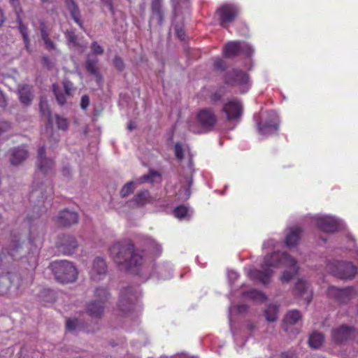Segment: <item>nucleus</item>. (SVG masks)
Masks as SVG:
<instances>
[{
  "label": "nucleus",
  "instance_id": "nucleus-49",
  "mask_svg": "<svg viewBox=\"0 0 358 358\" xmlns=\"http://www.w3.org/2000/svg\"><path fill=\"white\" fill-rule=\"evenodd\" d=\"M227 275L230 284L235 282L239 278V274L235 271H229Z\"/></svg>",
  "mask_w": 358,
  "mask_h": 358
},
{
  "label": "nucleus",
  "instance_id": "nucleus-51",
  "mask_svg": "<svg viewBox=\"0 0 358 358\" xmlns=\"http://www.w3.org/2000/svg\"><path fill=\"white\" fill-rule=\"evenodd\" d=\"M40 26H41V34L42 40L50 38L49 34L46 30L45 23L43 22H41Z\"/></svg>",
  "mask_w": 358,
  "mask_h": 358
},
{
  "label": "nucleus",
  "instance_id": "nucleus-48",
  "mask_svg": "<svg viewBox=\"0 0 358 358\" xmlns=\"http://www.w3.org/2000/svg\"><path fill=\"white\" fill-rule=\"evenodd\" d=\"M175 31L176 33V35L178 38L181 40L184 41L185 39V32L183 30L182 27L179 25L175 26Z\"/></svg>",
  "mask_w": 358,
  "mask_h": 358
},
{
  "label": "nucleus",
  "instance_id": "nucleus-42",
  "mask_svg": "<svg viewBox=\"0 0 358 358\" xmlns=\"http://www.w3.org/2000/svg\"><path fill=\"white\" fill-rule=\"evenodd\" d=\"M213 66L215 69L220 71H224L227 68L225 62L220 58L215 59Z\"/></svg>",
  "mask_w": 358,
  "mask_h": 358
},
{
  "label": "nucleus",
  "instance_id": "nucleus-40",
  "mask_svg": "<svg viewBox=\"0 0 358 358\" xmlns=\"http://www.w3.org/2000/svg\"><path fill=\"white\" fill-rule=\"evenodd\" d=\"M56 123L59 129L62 130H66L68 128V120L67 119L61 117L59 115H56Z\"/></svg>",
  "mask_w": 358,
  "mask_h": 358
},
{
  "label": "nucleus",
  "instance_id": "nucleus-39",
  "mask_svg": "<svg viewBox=\"0 0 358 358\" xmlns=\"http://www.w3.org/2000/svg\"><path fill=\"white\" fill-rule=\"evenodd\" d=\"M39 106L41 113L43 115H47L48 118H50L51 115V112L50 110L48 101L45 98H41Z\"/></svg>",
  "mask_w": 358,
  "mask_h": 358
},
{
  "label": "nucleus",
  "instance_id": "nucleus-23",
  "mask_svg": "<svg viewBox=\"0 0 358 358\" xmlns=\"http://www.w3.org/2000/svg\"><path fill=\"white\" fill-rule=\"evenodd\" d=\"M65 4L72 19L82 29H83L84 26L82 20H80L81 14L77 3L73 0H65Z\"/></svg>",
  "mask_w": 358,
  "mask_h": 358
},
{
  "label": "nucleus",
  "instance_id": "nucleus-3",
  "mask_svg": "<svg viewBox=\"0 0 358 358\" xmlns=\"http://www.w3.org/2000/svg\"><path fill=\"white\" fill-rule=\"evenodd\" d=\"M55 279L62 283L75 282L78 272L73 263L67 260L55 261L50 264Z\"/></svg>",
  "mask_w": 358,
  "mask_h": 358
},
{
  "label": "nucleus",
  "instance_id": "nucleus-41",
  "mask_svg": "<svg viewBox=\"0 0 358 358\" xmlns=\"http://www.w3.org/2000/svg\"><path fill=\"white\" fill-rule=\"evenodd\" d=\"M79 321L78 319H69L66 320V329L69 331H74L78 329Z\"/></svg>",
  "mask_w": 358,
  "mask_h": 358
},
{
  "label": "nucleus",
  "instance_id": "nucleus-7",
  "mask_svg": "<svg viewBox=\"0 0 358 358\" xmlns=\"http://www.w3.org/2000/svg\"><path fill=\"white\" fill-rule=\"evenodd\" d=\"M279 117L275 111H268L262 120L257 122V129L260 134L270 136L275 134L279 129Z\"/></svg>",
  "mask_w": 358,
  "mask_h": 358
},
{
  "label": "nucleus",
  "instance_id": "nucleus-8",
  "mask_svg": "<svg viewBox=\"0 0 358 358\" xmlns=\"http://www.w3.org/2000/svg\"><path fill=\"white\" fill-rule=\"evenodd\" d=\"M138 298V291L136 288L129 287L123 289L120 295L118 309L122 315H126L133 310L134 303Z\"/></svg>",
  "mask_w": 358,
  "mask_h": 358
},
{
  "label": "nucleus",
  "instance_id": "nucleus-61",
  "mask_svg": "<svg viewBox=\"0 0 358 358\" xmlns=\"http://www.w3.org/2000/svg\"><path fill=\"white\" fill-rule=\"evenodd\" d=\"M189 169H192V159H189Z\"/></svg>",
  "mask_w": 358,
  "mask_h": 358
},
{
  "label": "nucleus",
  "instance_id": "nucleus-50",
  "mask_svg": "<svg viewBox=\"0 0 358 358\" xmlns=\"http://www.w3.org/2000/svg\"><path fill=\"white\" fill-rule=\"evenodd\" d=\"M90 105V98L87 95H83L81 97L80 107L83 110H86Z\"/></svg>",
  "mask_w": 358,
  "mask_h": 358
},
{
  "label": "nucleus",
  "instance_id": "nucleus-10",
  "mask_svg": "<svg viewBox=\"0 0 358 358\" xmlns=\"http://www.w3.org/2000/svg\"><path fill=\"white\" fill-rule=\"evenodd\" d=\"M311 222L325 233H334L340 227L338 220L330 215H315L312 217Z\"/></svg>",
  "mask_w": 358,
  "mask_h": 358
},
{
  "label": "nucleus",
  "instance_id": "nucleus-60",
  "mask_svg": "<svg viewBox=\"0 0 358 358\" xmlns=\"http://www.w3.org/2000/svg\"><path fill=\"white\" fill-rule=\"evenodd\" d=\"M3 21H4V19H3V13L1 11V10L0 9V26L3 24Z\"/></svg>",
  "mask_w": 358,
  "mask_h": 358
},
{
  "label": "nucleus",
  "instance_id": "nucleus-47",
  "mask_svg": "<svg viewBox=\"0 0 358 358\" xmlns=\"http://www.w3.org/2000/svg\"><path fill=\"white\" fill-rule=\"evenodd\" d=\"M113 64L119 71H122L124 68L122 59L118 56L115 57L113 59Z\"/></svg>",
  "mask_w": 358,
  "mask_h": 358
},
{
  "label": "nucleus",
  "instance_id": "nucleus-24",
  "mask_svg": "<svg viewBox=\"0 0 358 358\" xmlns=\"http://www.w3.org/2000/svg\"><path fill=\"white\" fill-rule=\"evenodd\" d=\"M18 94L20 102L24 106H29L34 99L32 87L23 85L18 87Z\"/></svg>",
  "mask_w": 358,
  "mask_h": 358
},
{
  "label": "nucleus",
  "instance_id": "nucleus-64",
  "mask_svg": "<svg viewBox=\"0 0 358 358\" xmlns=\"http://www.w3.org/2000/svg\"><path fill=\"white\" fill-rule=\"evenodd\" d=\"M10 2H12L13 4L15 3V2L16 1V0H10Z\"/></svg>",
  "mask_w": 358,
  "mask_h": 358
},
{
  "label": "nucleus",
  "instance_id": "nucleus-36",
  "mask_svg": "<svg viewBox=\"0 0 358 358\" xmlns=\"http://www.w3.org/2000/svg\"><path fill=\"white\" fill-rule=\"evenodd\" d=\"M301 315L297 310H292L289 311L285 318V322L289 324H296L300 319Z\"/></svg>",
  "mask_w": 358,
  "mask_h": 358
},
{
  "label": "nucleus",
  "instance_id": "nucleus-22",
  "mask_svg": "<svg viewBox=\"0 0 358 358\" xmlns=\"http://www.w3.org/2000/svg\"><path fill=\"white\" fill-rule=\"evenodd\" d=\"M55 222L61 227H70L78 222V215L74 211L64 210L59 213Z\"/></svg>",
  "mask_w": 358,
  "mask_h": 358
},
{
  "label": "nucleus",
  "instance_id": "nucleus-37",
  "mask_svg": "<svg viewBox=\"0 0 358 358\" xmlns=\"http://www.w3.org/2000/svg\"><path fill=\"white\" fill-rule=\"evenodd\" d=\"M17 23L20 32L22 34L25 45L27 48L29 43L27 27L22 23V20L19 18V17H17Z\"/></svg>",
  "mask_w": 358,
  "mask_h": 358
},
{
  "label": "nucleus",
  "instance_id": "nucleus-58",
  "mask_svg": "<svg viewBox=\"0 0 358 358\" xmlns=\"http://www.w3.org/2000/svg\"><path fill=\"white\" fill-rule=\"evenodd\" d=\"M211 99L213 101H217L221 99V95L219 93L215 92L212 95Z\"/></svg>",
  "mask_w": 358,
  "mask_h": 358
},
{
  "label": "nucleus",
  "instance_id": "nucleus-56",
  "mask_svg": "<svg viewBox=\"0 0 358 358\" xmlns=\"http://www.w3.org/2000/svg\"><path fill=\"white\" fill-rule=\"evenodd\" d=\"M20 248V243L15 244V246L13 248L10 249L8 252L9 255L12 256L13 257H15V252L18 250V249Z\"/></svg>",
  "mask_w": 358,
  "mask_h": 358
},
{
  "label": "nucleus",
  "instance_id": "nucleus-12",
  "mask_svg": "<svg viewBox=\"0 0 358 358\" xmlns=\"http://www.w3.org/2000/svg\"><path fill=\"white\" fill-rule=\"evenodd\" d=\"M155 178H160V175L156 171H150L148 174L143 175L136 180H132L127 182L120 190V196L122 198L128 196L133 193L136 185H141L144 182H155Z\"/></svg>",
  "mask_w": 358,
  "mask_h": 358
},
{
  "label": "nucleus",
  "instance_id": "nucleus-20",
  "mask_svg": "<svg viewBox=\"0 0 358 358\" xmlns=\"http://www.w3.org/2000/svg\"><path fill=\"white\" fill-rule=\"evenodd\" d=\"M107 272V266L105 260L101 257H96L93 262L92 268L90 271V278L94 281L101 280L106 276Z\"/></svg>",
  "mask_w": 358,
  "mask_h": 358
},
{
  "label": "nucleus",
  "instance_id": "nucleus-14",
  "mask_svg": "<svg viewBox=\"0 0 358 358\" xmlns=\"http://www.w3.org/2000/svg\"><path fill=\"white\" fill-rule=\"evenodd\" d=\"M46 145L40 147L38 150L36 166L43 174L51 173L55 168V162L52 158H48L45 155Z\"/></svg>",
  "mask_w": 358,
  "mask_h": 358
},
{
  "label": "nucleus",
  "instance_id": "nucleus-29",
  "mask_svg": "<svg viewBox=\"0 0 358 358\" xmlns=\"http://www.w3.org/2000/svg\"><path fill=\"white\" fill-rule=\"evenodd\" d=\"M44 192L46 194H51L52 192V188L50 185L45 186V188H44V184H41L40 185H37V187H35L33 190L31 192L30 194V199L32 201L35 198H38L39 196L41 197L42 199H44L45 195Z\"/></svg>",
  "mask_w": 358,
  "mask_h": 358
},
{
  "label": "nucleus",
  "instance_id": "nucleus-1",
  "mask_svg": "<svg viewBox=\"0 0 358 358\" xmlns=\"http://www.w3.org/2000/svg\"><path fill=\"white\" fill-rule=\"evenodd\" d=\"M280 266L287 268L280 277V280L282 282H289L299 270L297 262L293 257L286 252L276 251L265 256L261 264L262 270L249 268L247 270V275L250 280L267 285L270 282L273 274L272 268Z\"/></svg>",
  "mask_w": 358,
  "mask_h": 358
},
{
  "label": "nucleus",
  "instance_id": "nucleus-31",
  "mask_svg": "<svg viewBox=\"0 0 358 358\" xmlns=\"http://www.w3.org/2000/svg\"><path fill=\"white\" fill-rule=\"evenodd\" d=\"M185 185L178 190V195L182 199H187L191 194L190 187L192 184V176L184 178Z\"/></svg>",
  "mask_w": 358,
  "mask_h": 358
},
{
  "label": "nucleus",
  "instance_id": "nucleus-21",
  "mask_svg": "<svg viewBox=\"0 0 358 358\" xmlns=\"http://www.w3.org/2000/svg\"><path fill=\"white\" fill-rule=\"evenodd\" d=\"M63 87L64 90V93L62 92V89L58 85H52V90L55 96L56 100L57 103L61 106L64 105L66 103V96H70L71 94V92L73 89V83L69 80H64L63 82Z\"/></svg>",
  "mask_w": 358,
  "mask_h": 358
},
{
  "label": "nucleus",
  "instance_id": "nucleus-34",
  "mask_svg": "<svg viewBox=\"0 0 358 358\" xmlns=\"http://www.w3.org/2000/svg\"><path fill=\"white\" fill-rule=\"evenodd\" d=\"M97 62V59L90 58V57H88L86 60V70L91 74L99 78L98 68L96 67Z\"/></svg>",
  "mask_w": 358,
  "mask_h": 358
},
{
  "label": "nucleus",
  "instance_id": "nucleus-18",
  "mask_svg": "<svg viewBox=\"0 0 358 358\" xmlns=\"http://www.w3.org/2000/svg\"><path fill=\"white\" fill-rule=\"evenodd\" d=\"M354 329L346 325H341L331 330V338L337 344H343L352 338Z\"/></svg>",
  "mask_w": 358,
  "mask_h": 358
},
{
  "label": "nucleus",
  "instance_id": "nucleus-16",
  "mask_svg": "<svg viewBox=\"0 0 358 358\" xmlns=\"http://www.w3.org/2000/svg\"><path fill=\"white\" fill-rule=\"evenodd\" d=\"M224 81L230 85L245 87L248 84L249 78L245 72L238 69H233L226 73Z\"/></svg>",
  "mask_w": 358,
  "mask_h": 358
},
{
  "label": "nucleus",
  "instance_id": "nucleus-45",
  "mask_svg": "<svg viewBox=\"0 0 358 358\" xmlns=\"http://www.w3.org/2000/svg\"><path fill=\"white\" fill-rule=\"evenodd\" d=\"M66 38L69 43L76 45L77 43V36L72 31H67L65 34Z\"/></svg>",
  "mask_w": 358,
  "mask_h": 358
},
{
  "label": "nucleus",
  "instance_id": "nucleus-32",
  "mask_svg": "<svg viewBox=\"0 0 358 358\" xmlns=\"http://www.w3.org/2000/svg\"><path fill=\"white\" fill-rule=\"evenodd\" d=\"M324 336L319 332H313L310 335L308 344L313 349H319L324 343Z\"/></svg>",
  "mask_w": 358,
  "mask_h": 358
},
{
  "label": "nucleus",
  "instance_id": "nucleus-44",
  "mask_svg": "<svg viewBox=\"0 0 358 358\" xmlns=\"http://www.w3.org/2000/svg\"><path fill=\"white\" fill-rule=\"evenodd\" d=\"M92 52L98 55H101L103 53V48L97 43V42H93L91 45Z\"/></svg>",
  "mask_w": 358,
  "mask_h": 358
},
{
  "label": "nucleus",
  "instance_id": "nucleus-5",
  "mask_svg": "<svg viewBox=\"0 0 358 358\" xmlns=\"http://www.w3.org/2000/svg\"><path fill=\"white\" fill-rule=\"evenodd\" d=\"M327 269L333 275L341 279H351L357 273V268L351 262L329 260Z\"/></svg>",
  "mask_w": 358,
  "mask_h": 358
},
{
  "label": "nucleus",
  "instance_id": "nucleus-28",
  "mask_svg": "<svg viewBox=\"0 0 358 358\" xmlns=\"http://www.w3.org/2000/svg\"><path fill=\"white\" fill-rule=\"evenodd\" d=\"M242 296L244 299H250L258 303H262L266 300V294L255 289L243 292Z\"/></svg>",
  "mask_w": 358,
  "mask_h": 358
},
{
  "label": "nucleus",
  "instance_id": "nucleus-26",
  "mask_svg": "<svg viewBox=\"0 0 358 358\" xmlns=\"http://www.w3.org/2000/svg\"><path fill=\"white\" fill-rule=\"evenodd\" d=\"M28 157V151L24 147H19L12 150L10 163L18 165Z\"/></svg>",
  "mask_w": 358,
  "mask_h": 358
},
{
  "label": "nucleus",
  "instance_id": "nucleus-9",
  "mask_svg": "<svg viewBox=\"0 0 358 358\" xmlns=\"http://www.w3.org/2000/svg\"><path fill=\"white\" fill-rule=\"evenodd\" d=\"M253 52V48L244 41L229 42L223 49V55L226 58H234L241 54L250 57Z\"/></svg>",
  "mask_w": 358,
  "mask_h": 358
},
{
  "label": "nucleus",
  "instance_id": "nucleus-52",
  "mask_svg": "<svg viewBox=\"0 0 358 358\" xmlns=\"http://www.w3.org/2000/svg\"><path fill=\"white\" fill-rule=\"evenodd\" d=\"M45 48L48 50H55V43L50 38H45L43 40Z\"/></svg>",
  "mask_w": 358,
  "mask_h": 358
},
{
  "label": "nucleus",
  "instance_id": "nucleus-57",
  "mask_svg": "<svg viewBox=\"0 0 358 358\" xmlns=\"http://www.w3.org/2000/svg\"><path fill=\"white\" fill-rule=\"evenodd\" d=\"M236 308L238 313L245 312L248 309V306L245 304L238 305L236 306Z\"/></svg>",
  "mask_w": 358,
  "mask_h": 358
},
{
  "label": "nucleus",
  "instance_id": "nucleus-19",
  "mask_svg": "<svg viewBox=\"0 0 358 358\" xmlns=\"http://www.w3.org/2000/svg\"><path fill=\"white\" fill-rule=\"evenodd\" d=\"M294 294L298 299L303 300L306 304H308L312 300V291L309 285L302 279H299L296 282Z\"/></svg>",
  "mask_w": 358,
  "mask_h": 358
},
{
  "label": "nucleus",
  "instance_id": "nucleus-15",
  "mask_svg": "<svg viewBox=\"0 0 358 358\" xmlns=\"http://www.w3.org/2000/svg\"><path fill=\"white\" fill-rule=\"evenodd\" d=\"M57 245L63 254L70 255L75 252L78 248V242L73 236L62 234L58 237Z\"/></svg>",
  "mask_w": 358,
  "mask_h": 358
},
{
  "label": "nucleus",
  "instance_id": "nucleus-33",
  "mask_svg": "<svg viewBox=\"0 0 358 358\" xmlns=\"http://www.w3.org/2000/svg\"><path fill=\"white\" fill-rule=\"evenodd\" d=\"M278 308L276 305L269 304L264 310V315L268 322H274L278 317Z\"/></svg>",
  "mask_w": 358,
  "mask_h": 358
},
{
  "label": "nucleus",
  "instance_id": "nucleus-17",
  "mask_svg": "<svg viewBox=\"0 0 358 358\" xmlns=\"http://www.w3.org/2000/svg\"><path fill=\"white\" fill-rule=\"evenodd\" d=\"M222 111L226 115L228 120H237L241 117L243 106L237 100H231L224 104Z\"/></svg>",
  "mask_w": 358,
  "mask_h": 358
},
{
  "label": "nucleus",
  "instance_id": "nucleus-13",
  "mask_svg": "<svg viewBox=\"0 0 358 358\" xmlns=\"http://www.w3.org/2000/svg\"><path fill=\"white\" fill-rule=\"evenodd\" d=\"M217 13L221 26L227 28L228 24L232 22L238 16L239 8L235 4H224L217 10Z\"/></svg>",
  "mask_w": 358,
  "mask_h": 358
},
{
  "label": "nucleus",
  "instance_id": "nucleus-59",
  "mask_svg": "<svg viewBox=\"0 0 358 358\" xmlns=\"http://www.w3.org/2000/svg\"><path fill=\"white\" fill-rule=\"evenodd\" d=\"M62 172L64 176H67L70 174L71 170L69 168L65 167L63 169Z\"/></svg>",
  "mask_w": 358,
  "mask_h": 358
},
{
  "label": "nucleus",
  "instance_id": "nucleus-43",
  "mask_svg": "<svg viewBox=\"0 0 358 358\" xmlns=\"http://www.w3.org/2000/svg\"><path fill=\"white\" fill-rule=\"evenodd\" d=\"M278 241L273 238H269L263 243V249H273L278 245Z\"/></svg>",
  "mask_w": 358,
  "mask_h": 358
},
{
  "label": "nucleus",
  "instance_id": "nucleus-35",
  "mask_svg": "<svg viewBox=\"0 0 358 358\" xmlns=\"http://www.w3.org/2000/svg\"><path fill=\"white\" fill-rule=\"evenodd\" d=\"M145 243L148 250H150L155 255H159L162 252V246L158 244L154 239L146 238Z\"/></svg>",
  "mask_w": 358,
  "mask_h": 358
},
{
  "label": "nucleus",
  "instance_id": "nucleus-62",
  "mask_svg": "<svg viewBox=\"0 0 358 358\" xmlns=\"http://www.w3.org/2000/svg\"><path fill=\"white\" fill-rule=\"evenodd\" d=\"M128 129H129V130H131V129H132V126H131V124H129V125L128 126Z\"/></svg>",
  "mask_w": 358,
  "mask_h": 358
},
{
  "label": "nucleus",
  "instance_id": "nucleus-6",
  "mask_svg": "<svg viewBox=\"0 0 358 358\" xmlns=\"http://www.w3.org/2000/svg\"><path fill=\"white\" fill-rule=\"evenodd\" d=\"M108 290L105 288L99 287L95 290L94 296L96 298L89 302L86 306V313L92 318H100L105 308V302L108 297Z\"/></svg>",
  "mask_w": 358,
  "mask_h": 358
},
{
  "label": "nucleus",
  "instance_id": "nucleus-25",
  "mask_svg": "<svg viewBox=\"0 0 358 358\" xmlns=\"http://www.w3.org/2000/svg\"><path fill=\"white\" fill-rule=\"evenodd\" d=\"M301 234V229L298 227L289 228L285 236V243L287 247L295 246L299 242Z\"/></svg>",
  "mask_w": 358,
  "mask_h": 358
},
{
  "label": "nucleus",
  "instance_id": "nucleus-4",
  "mask_svg": "<svg viewBox=\"0 0 358 358\" xmlns=\"http://www.w3.org/2000/svg\"><path fill=\"white\" fill-rule=\"evenodd\" d=\"M196 120L199 127L191 123L189 124V130L196 134H200L203 131L212 129L217 122V117L215 111L208 108L201 109L198 111Z\"/></svg>",
  "mask_w": 358,
  "mask_h": 358
},
{
  "label": "nucleus",
  "instance_id": "nucleus-54",
  "mask_svg": "<svg viewBox=\"0 0 358 358\" xmlns=\"http://www.w3.org/2000/svg\"><path fill=\"white\" fill-rule=\"evenodd\" d=\"M7 104V99L4 94L0 90V107L4 108Z\"/></svg>",
  "mask_w": 358,
  "mask_h": 358
},
{
  "label": "nucleus",
  "instance_id": "nucleus-2",
  "mask_svg": "<svg viewBox=\"0 0 358 358\" xmlns=\"http://www.w3.org/2000/svg\"><path fill=\"white\" fill-rule=\"evenodd\" d=\"M109 252L117 264H125L129 268L141 266L143 262V255L134 250V244L128 240L114 243Z\"/></svg>",
  "mask_w": 358,
  "mask_h": 358
},
{
  "label": "nucleus",
  "instance_id": "nucleus-38",
  "mask_svg": "<svg viewBox=\"0 0 358 358\" xmlns=\"http://www.w3.org/2000/svg\"><path fill=\"white\" fill-rule=\"evenodd\" d=\"M188 208L185 206H178L173 211L175 216L179 219L185 218L188 215Z\"/></svg>",
  "mask_w": 358,
  "mask_h": 358
},
{
  "label": "nucleus",
  "instance_id": "nucleus-27",
  "mask_svg": "<svg viewBox=\"0 0 358 358\" xmlns=\"http://www.w3.org/2000/svg\"><path fill=\"white\" fill-rule=\"evenodd\" d=\"M152 201L150 192L148 190H142L135 194L130 202L138 206H143L147 203H152Z\"/></svg>",
  "mask_w": 358,
  "mask_h": 358
},
{
  "label": "nucleus",
  "instance_id": "nucleus-46",
  "mask_svg": "<svg viewBox=\"0 0 358 358\" xmlns=\"http://www.w3.org/2000/svg\"><path fill=\"white\" fill-rule=\"evenodd\" d=\"M175 154L176 157L178 160H182L183 158V149L180 144L176 143L175 145Z\"/></svg>",
  "mask_w": 358,
  "mask_h": 358
},
{
  "label": "nucleus",
  "instance_id": "nucleus-30",
  "mask_svg": "<svg viewBox=\"0 0 358 358\" xmlns=\"http://www.w3.org/2000/svg\"><path fill=\"white\" fill-rule=\"evenodd\" d=\"M152 18L156 19L157 24L162 25L163 22V13L162 11V5L159 0H152Z\"/></svg>",
  "mask_w": 358,
  "mask_h": 358
},
{
  "label": "nucleus",
  "instance_id": "nucleus-63",
  "mask_svg": "<svg viewBox=\"0 0 358 358\" xmlns=\"http://www.w3.org/2000/svg\"><path fill=\"white\" fill-rule=\"evenodd\" d=\"M108 6H109L110 7H111V6H112V3H111V1H110L108 2Z\"/></svg>",
  "mask_w": 358,
  "mask_h": 358
},
{
  "label": "nucleus",
  "instance_id": "nucleus-55",
  "mask_svg": "<svg viewBox=\"0 0 358 358\" xmlns=\"http://www.w3.org/2000/svg\"><path fill=\"white\" fill-rule=\"evenodd\" d=\"M164 267H160L159 268V273L161 278L163 279H168V278H171V272L169 271L167 274H164Z\"/></svg>",
  "mask_w": 358,
  "mask_h": 358
},
{
  "label": "nucleus",
  "instance_id": "nucleus-53",
  "mask_svg": "<svg viewBox=\"0 0 358 358\" xmlns=\"http://www.w3.org/2000/svg\"><path fill=\"white\" fill-rule=\"evenodd\" d=\"M10 124L8 122L0 121V135L2 133L10 129Z\"/></svg>",
  "mask_w": 358,
  "mask_h": 358
},
{
  "label": "nucleus",
  "instance_id": "nucleus-11",
  "mask_svg": "<svg viewBox=\"0 0 358 358\" xmlns=\"http://www.w3.org/2000/svg\"><path fill=\"white\" fill-rule=\"evenodd\" d=\"M327 294L329 299H334L338 303H346L355 296V290L351 287L339 288L331 286L328 288Z\"/></svg>",
  "mask_w": 358,
  "mask_h": 358
}]
</instances>
